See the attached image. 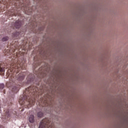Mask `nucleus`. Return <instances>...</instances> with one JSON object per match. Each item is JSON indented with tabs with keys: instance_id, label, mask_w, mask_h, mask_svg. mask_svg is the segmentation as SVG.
I'll return each instance as SVG.
<instances>
[{
	"instance_id": "obj_1",
	"label": "nucleus",
	"mask_w": 128,
	"mask_h": 128,
	"mask_svg": "<svg viewBox=\"0 0 128 128\" xmlns=\"http://www.w3.org/2000/svg\"><path fill=\"white\" fill-rule=\"evenodd\" d=\"M38 92V88L36 86H30L26 89L24 92V96H20L19 100V104L21 106H26L27 108H30L34 104V100L32 98Z\"/></svg>"
},
{
	"instance_id": "obj_2",
	"label": "nucleus",
	"mask_w": 128,
	"mask_h": 128,
	"mask_svg": "<svg viewBox=\"0 0 128 128\" xmlns=\"http://www.w3.org/2000/svg\"><path fill=\"white\" fill-rule=\"evenodd\" d=\"M8 69V72H14V74H12L11 75H9L10 78L9 80H10V82H14L16 80H18V82H22L24 80V78L26 76V73L21 72L18 74L16 76H14L15 74H18L19 70H24V65L22 64V63H20V61H17L16 62H14L11 64L9 67L6 66V68Z\"/></svg>"
},
{
	"instance_id": "obj_3",
	"label": "nucleus",
	"mask_w": 128,
	"mask_h": 128,
	"mask_svg": "<svg viewBox=\"0 0 128 128\" xmlns=\"http://www.w3.org/2000/svg\"><path fill=\"white\" fill-rule=\"evenodd\" d=\"M19 8H20V10H23L25 12H27L28 14H30L32 12V10H34L32 9H30L28 6H20Z\"/></svg>"
},
{
	"instance_id": "obj_4",
	"label": "nucleus",
	"mask_w": 128,
	"mask_h": 128,
	"mask_svg": "<svg viewBox=\"0 0 128 128\" xmlns=\"http://www.w3.org/2000/svg\"><path fill=\"white\" fill-rule=\"evenodd\" d=\"M22 26V22L20 20H17L13 26V28H20Z\"/></svg>"
},
{
	"instance_id": "obj_5",
	"label": "nucleus",
	"mask_w": 128,
	"mask_h": 128,
	"mask_svg": "<svg viewBox=\"0 0 128 128\" xmlns=\"http://www.w3.org/2000/svg\"><path fill=\"white\" fill-rule=\"evenodd\" d=\"M8 16H17L18 13L16 11H15L14 10H10L8 13Z\"/></svg>"
},
{
	"instance_id": "obj_6",
	"label": "nucleus",
	"mask_w": 128,
	"mask_h": 128,
	"mask_svg": "<svg viewBox=\"0 0 128 128\" xmlns=\"http://www.w3.org/2000/svg\"><path fill=\"white\" fill-rule=\"evenodd\" d=\"M20 88V86H14V87H12V92L14 94L18 92Z\"/></svg>"
},
{
	"instance_id": "obj_7",
	"label": "nucleus",
	"mask_w": 128,
	"mask_h": 128,
	"mask_svg": "<svg viewBox=\"0 0 128 128\" xmlns=\"http://www.w3.org/2000/svg\"><path fill=\"white\" fill-rule=\"evenodd\" d=\"M28 120L30 122H31V124H34V115H30V116Z\"/></svg>"
},
{
	"instance_id": "obj_8",
	"label": "nucleus",
	"mask_w": 128,
	"mask_h": 128,
	"mask_svg": "<svg viewBox=\"0 0 128 128\" xmlns=\"http://www.w3.org/2000/svg\"><path fill=\"white\" fill-rule=\"evenodd\" d=\"M4 68H6V67L2 68L0 66V74H4Z\"/></svg>"
},
{
	"instance_id": "obj_9",
	"label": "nucleus",
	"mask_w": 128,
	"mask_h": 128,
	"mask_svg": "<svg viewBox=\"0 0 128 128\" xmlns=\"http://www.w3.org/2000/svg\"><path fill=\"white\" fill-rule=\"evenodd\" d=\"M43 116L44 114L42 113V112H39L38 113V118H42V116Z\"/></svg>"
},
{
	"instance_id": "obj_10",
	"label": "nucleus",
	"mask_w": 128,
	"mask_h": 128,
	"mask_svg": "<svg viewBox=\"0 0 128 128\" xmlns=\"http://www.w3.org/2000/svg\"><path fill=\"white\" fill-rule=\"evenodd\" d=\"M7 40H8V36H4L2 38V42H6Z\"/></svg>"
},
{
	"instance_id": "obj_11",
	"label": "nucleus",
	"mask_w": 128,
	"mask_h": 128,
	"mask_svg": "<svg viewBox=\"0 0 128 128\" xmlns=\"http://www.w3.org/2000/svg\"><path fill=\"white\" fill-rule=\"evenodd\" d=\"M4 112H5L6 116H9V114H10V110H4Z\"/></svg>"
},
{
	"instance_id": "obj_12",
	"label": "nucleus",
	"mask_w": 128,
	"mask_h": 128,
	"mask_svg": "<svg viewBox=\"0 0 128 128\" xmlns=\"http://www.w3.org/2000/svg\"><path fill=\"white\" fill-rule=\"evenodd\" d=\"M20 33L19 32H16V33L14 34V36L16 38L18 36H20Z\"/></svg>"
},
{
	"instance_id": "obj_13",
	"label": "nucleus",
	"mask_w": 128,
	"mask_h": 128,
	"mask_svg": "<svg viewBox=\"0 0 128 128\" xmlns=\"http://www.w3.org/2000/svg\"><path fill=\"white\" fill-rule=\"evenodd\" d=\"M4 88V84H0V90H3Z\"/></svg>"
},
{
	"instance_id": "obj_14",
	"label": "nucleus",
	"mask_w": 128,
	"mask_h": 128,
	"mask_svg": "<svg viewBox=\"0 0 128 128\" xmlns=\"http://www.w3.org/2000/svg\"><path fill=\"white\" fill-rule=\"evenodd\" d=\"M27 80H28V83H30V82H32V78H30V80H28L27 78Z\"/></svg>"
},
{
	"instance_id": "obj_15",
	"label": "nucleus",
	"mask_w": 128,
	"mask_h": 128,
	"mask_svg": "<svg viewBox=\"0 0 128 128\" xmlns=\"http://www.w3.org/2000/svg\"><path fill=\"white\" fill-rule=\"evenodd\" d=\"M8 83H6V86H8Z\"/></svg>"
},
{
	"instance_id": "obj_16",
	"label": "nucleus",
	"mask_w": 128,
	"mask_h": 128,
	"mask_svg": "<svg viewBox=\"0 0 128 128\" xmlns=\"http://www.w3.org/2000/svg\"><path fill=\"white\" fill-rule=\"evenodd\" d=\"M8 86V88H10V86Z\"/></svg>"
},
{
	"instance_id": "obj_17",
	"label": "nucleus",
	"mask_w": 128,
	"mask_h": 128,
	"mask_svg": "<svg viewBox=\"0 0 128 128\" xmlns=\"http://www.w3.org/2000/svg\"><path fill=\"white\" fill-rule=\"evenodd\" d=\"M10 54V52H9V54Z\"/></svg>"
},
{
	"instance_id": "obj_18",
	"label": "nucleus",
	"mask_w": 128,
	"mask_h": 128,
	"mask_svg": "<svg viewBox=\"0 0 128 128\" xmlns=\"http://www.w3.org/2000/svg\"><path fill=\"white\" fill-rule=\"evenodd\" d=\"M0 108H1V107H0Z\"/></svg>"
}]
</instances>
